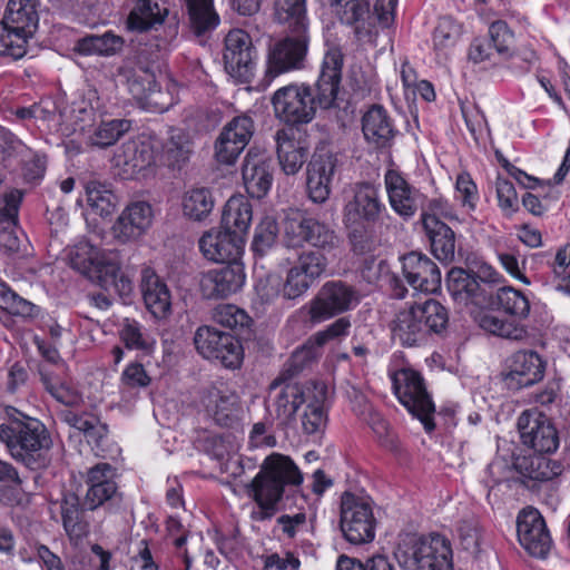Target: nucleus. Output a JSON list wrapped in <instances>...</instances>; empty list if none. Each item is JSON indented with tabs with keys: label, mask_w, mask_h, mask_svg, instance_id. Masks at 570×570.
I'll return each mask as SVG.
<instances>
[{
	"label": "nucleus",
	"mask_w": 570,
	"mask_h": 570,
	"mask_svg": "<svg viewBox=\"0 0 570 570\" xmlns=\"http://www.w3.org/2000/svg\"><path fill=\"white\" fill-rule=\"evenodd\" d=\"M257 52L250 36L242 30H230L225 38L224 63L226 71L239 82H249L256 68Z\"/></svg>",
	"instance_id": "ddd939ff"
},
{
	"label": "nucleus",
	"mask_w": 570,
	"mask_h": 570,
	"mask_svg": "<svg viewBox=\"0 0 570 570\" xmlns=\"http://www.w3.org/2000/svg\"><path fill=\"white\" fill-rule=\"evenodd\" d=\"M154 222L153 206L145 200H134L126 205L111 227L115 239L126 244L141 238Z\"/></svg>",
	"instance_id": "f3484780"
},
{
	"label": "nucleus",
	"mask_w": 570,
	"mask_h": 570,
	"mask_svg": "<svg viewBox=\"0 0 570 570\" xmlns=\"http://www.w3.org/2000/svg\"><path fill=\"white\" fill-rule=\"evenodd\" d=\"M274 17L283 24H287L289 30L308 29L306 0H274Z\"/></svg>",
	"instance_id": "37998d69"
},
{
	"label": "nucleus",
	"mask_w": 570,
	"mask_h": 570,
	"mask_svg": "<svg viewBox=\"0 0 570 570\" xmlns=\"http://www.w3.org/2000/svg\"><path fill=\"white\" fill-rule=\"evenodd\" d=\"M277 387H279V390L274 400L277 416L283 420H288L302 407V404L305 403L307 383L303 386L292 383L282 385L274 381L271 385V390L276 391Z\"/></svg>",
	"instance_id": "a19ab883"
},
{
	"label": "nucleus",
	"mask_w": 570,
	"mask_h": 570,
	"mask_svg": "<svg viewBox=\"0 0 570 570\" xmlns=\"http://www.w3.org/2000/svg\"><path fill=\"white\" fill-rule=\"evenodd\" d=\"M10 424L0 425V440L7 445L11 456L31 470L49 464L51 436L39 420L20 414Z\"/></svg>",
	"instance_id": "7ed1b4c3"
},
{
	"label": "nucleus",
	"mask_w": 570,
	"mask_h": 570,
	"mask_svg": "<svg viewBox=\"0 0 570 570\" xmlns=\"http://www.w3.org/2000/svg\"><path fill=\"white\" fill-rule=\"evenodd\" d=\"M397 0H376L371 10L368 0H331L332 13L344 26L352 28L358 40H370L376 26L387 28L394 20Z\"/></svg>",
	"instance_id": "423d86ee"
},
{
	"label": "nucleus",
	"mask_w": 570,
	"mask_h": 570,
	"mask_svg": "<svg viewBox=\"0 0 570 570\" xmlns=\"http://www.w3.org/2000/svg\"><path fill=\"white\" fill-rule=\"evenodd\" d=\"M402 274L416 291L435 293L441 288L440 268L422 253L411 252L402 257Z\"/></svg>",
	"instance_id": "412c9836"
},
{
	"label": "nucleus",
	"mask_w": 570,
	"mask_h": 570,
	"mask_svg": "<svg viewBox=\"0 0 570 570\" xmlns=\"http://www.w3.org/2000/svg\"><path fill=\"white\" fill-rule=\"evenodd\" d=\"M302 482L303 474L289 456L281 453L266 456L259 472L245 487L246 494L257 505L250 512V519L263 522L273 518L285 488L298 487Z\"/></svg>",
	"instance_id": "f03ea898"
},
{
	"label": "nucleus",
	"mask_w": 570,
	"mask_h": 570,
	"mask_svg": "<svg viewBox=\"0 0 570 570\" xmlns=\"http://www.w3.org/2000/svg\"><path fill=\"white\" fill-rule=\"evenodd\" d=\"M384 183L392 209L404 218L414 216L419 209L420 191L395 169L385 173Z\"/></svg>",
	"instance_id": "c85d7f7f"
},
{
	"label": "nucleus",
	"mask_w": 570,
	"mask_h": 570,
	"mask_svg": "<svg viewBox=\"0 0 570 570\" xmlns=\"http://www.w3.org/2000/svg\"><path fill=\"white\" fill-rule=\"evenodd\" d=\"M40 381L45 390L59 403L67 406H75L80 404L81 395L76 389L67 383L60 382L58 377L51 373L41 370Z\"/></svg>",
	"instance_id": "864d4df0"
},
{
	"label": "nucleus",
	"mask_w": 570,
	"mask_h": 570,
	"mask_svg": "<svg viewBox=\"0 0 570 570\" xmlns=\"http://www.w3.org/2000/svg\"><path fill=\"white\" fill-rule=\"evenodd\" d=\"M155 163V144L149 139L126 141L117 148L112 157V166L124 179L137 177Z\"/></svg>",
	"instance_id": "2eb2a0df"
},
{
	"label": "nucleus",
	"mask_w": 570,
	"mask_h": 570,
	"mask_svg": "<svg viewBox=\"0 0 570 570\" xmlns=\"http://www.w3.org/2000/svg\"><path fill=\"white\" fill-rule=\"evenodd\" d=\"M213 320L228 328L247 325L249 317L246 312L233 304H220L213 311Z\"/></svg>",
	"instance_id": "680f3d73"
},
{
	"label": "nucleus",
	"mask_w": 570,
	"mask_h": 570,
	"mask_svg": "<svg viewBox=\"0 0 570 570\" xmlns=\"http://www.w3.org/2000/svg\"><path fill=\"white\" fill-rule=\"evenodd\" d=\"M214 208V198L205 187L193 188L183 197V213L193 220L205 219Z\"/></svg>",
	"instance_id": "49530a36"
},
{
	"label": "nucleus",
	"mask_w": 570,
	"mask_h": 570,
	"mask_svg": "<svg viewBox=\"0 0 570 570\" xmlns=\"http://www.w3.org/2000/svg\"><path fill=\"white\" fill-rule=\"evenodd\" d=\"M278 224L275 217L266 215L257 224L252 242V249L263 256L276 243L278 237Z\"/></svg>",
	"instance_id": "5fc2aeb1"
},
{
	"label": "nucleus",
	"mask_w": 570,
	"mask_h": 570,
	"mask_svg": "<svg viewBox=\"0 0 570 570\" xmlns=\"http://www.w3.org/2000/svg\"><path fill=\"white\" fill-rule=\"evenodd\" d=\"M462 35V27L451 17H443L439 20L433 35V42L436 49L454 47Z\"/></svg>",
	"instance_id": "bf43d9fd"
},
{
	"label": "nucleus",
	"mask_w": 570,
	"mask_h": 570,
	"mask_svg": "<svg viewBox=\"0 0 570 570\" xmlns=\"http://www.w3.org/2000/svg\"><path fill=\"white\" fill-rule=\"evenodd\" d=\"M89 97H79L72 101L70 107V117L73 119L75 125L79 127V130L90 126L95 119V107L91 105V97L96 95L95 91H89Z\"/></svg>",
	"instance_id": "e2e57ef3"
},
{
	"label": "nucleus",
	"mask_w": 570,
	"mask_h": 570,
	"mask_svg": "<svg viewBox=\"0 0 570 570\" xmlns=\"http://www.w3.org/2000/svg\"><path fill=\"white\" fill-rule=\"evenodd\" d=\"M351 322L348 317L337 318L325 330L320 331L311 336V342L317 346H323L331 340L338 338L348 334Z\"/></svg>",
	"instance_id": "338daca9"
},
{
	"label": "nucleus",
	"mask_w": 570,
	"mask_h": 570,
	"mask_svg": "<svg viewBox=\"0 0 570 570\" xmlns=\"http://www.w3.org/2000/svg\"><path fill=\"white\" fill-rule=\"evenodd\" d=\"M130 121L126 119H112L101 122L89 137L92 146L105 148L115 144L130 129Z\"/></svg>",
	"instance_id": "6e6d98bb"
},
{
	"label": "nucleus",
	"mask_w": 570,
	"mask_h": 570,
	"mask_svg": "<svg viewBox=\"0 0 570 570\" xmlns=\"http://www.w3.org/2000/svg\"><path fill=\"white\" fill-rule=\"evenodd\" d=\"M297 130L293 128L276 131L277 159L286 175L297 174L306 161L308 147L296 138Z\"/></svg>",
	"instance_id": "c756f323"
},
{
	"label": "nucleus",
	"mask_w": 570,
	"mask_h": 570,
	"mask_svg": "<svg viewBox=\"0 0 570 570\" xmlns=\"http://www.w3.org/2000/svg\"><path fill=\"white\" fill-rule=\"evenodd\" d=\"M448 291L460 304H482L487 295L479 278L463 268H452L446 276Z\"/></svg>",
	"instance_id": "7c9ffc66"
},
{
	"label": "nucleus",
	"mask_w": 570,
	"mask_h": 570,
	"mask_svg": "<svg viewBox=\"0 0 570 570\" xmlns=\"http://www.w3.org/2000/svg\"><path fill=\"white\" fill-rule=\"evenodd\" d=\"M449 322L446 308L433 298L400 309L392 324V337L402 346H417L430 333H440Z\"/></svg>",
	"instance_id": "20e7f679"
},
{
	"label": "nucleus",
	"mask_w": 570,
	"mask_h": 570,
	"mask_svg": "<svg viewBox=\"0 0 570 570\" xmlns=\"http://www.w3.org/2000/svg\"><path fill=\"white\" fill-rule=\"evenodd\" d=\"M495 302L504 313L525 320L530 314V302L528 297L519 289L511 286H504L497 291Z\"/></svg>",
	"instance_id": "8fccbe9b"
},
{
	"label": "nucleus",
	"mask_w": 570,
	"mask_h": 570,
	"mask_svg": "<svg viewBox=\"0 0 570 570\" xmlns=\"http://www.w3.org/2000/svg\"><path fill=\"white\" fill-rule=\"evenodd\" d=\"M167 12V9H160L158 3H151L150 0H138L128 17V28L146 31L156 24H160Z\"/></svg>",
	"instance_id": "a18cd8bd"
},
{
	"label": "nucleus",
	"mask_w": 570,
	"mask_h": 570,
	"mask_svg": "<svg viewBox=\"0 0 570 570\" xmlns=\"http://www.w3.org/2000/svg\"><path fill=\"white\" fill-rule=\"evenodd\" d=\"M194 144L188 132L171 129L168 140L163 146L161 160L173 169H181L190 159Z\"/></svg>",
	"instance_id": "58836bf2"
},
{
	"label": "nucleus",
	"mask_w": 570,
	"mask_h": 570,
	"mask_svg": "<svg viewBox=\"0 0 570 570\" xmlns=\"http://www.w3.org/2000/svg\"><path fill=\"white\" fill-rule=\"evenodd\" d=\"M22 481L16 468L0 460V501L10 502L12 492L21 485Z\"/></svg>",
	"instance_id": "0e129e2a"
},
{
	"label": "nucleus",
	"mask_w": 570,
	"mask_h": 570,
	"mask_svg": "<svg viewBox=\"0 0 570 570\" xmlns=\"http://www.w3.org/2000/svg\"><path fill=\"white\" fill-rule=\"evenodd\" d=\"M253 219V208L247 198L242 195L232 196L223 212L222 227L244 239Z\"/></svg>",
	"instance_id": "4c0bfd02"
},
{
	"label": "nucleus",
	"mask_w": 570,
	"mask_h": 570,
	"mask_svg": "<svg viewBox=\"0 0 570 570\" xmlns=\"http://www.w3.org/2000/svg\"><path fill=\"white\" fill-rule=\"evenodd\" d=\"M340 528L350 543L363 544L373 541L376 518L371 498L344 492L341 497Z\"/></svg>",
	"instance_id": "0eeeda50"
},
{
	"label": "nucleus",
	"mask_w": 570,
	"mask_h": 570,
	"mask_svg": "<svg viewBox=\"0 0 570 570\" xmlns=\"http://www.w3.org/2000/svg\"><path fill=\"white\" fill-rule=\"evenodd\" d=\"M546 362L533 351H519L513 354L508 380L519 387L533 385L544 376Z\"/></svg>",
	"instance_id": "2f4dec72"
},
{
	"label": "nucleus",
	"mask_w": 570,
	"mask_h": 570,
	"mask_svg": "<svg viewBox=\"0 0 570 570\" xmlns=\"http://www.w3.org/2000/svg\"><path fill=\"white\" fill-rule=\"evenodd\" d=\"M294 265L315 283L325 274L328 259L320 250L304 248L297 254Z\"/></svg>",
	"instance_id": "4d7b16f0"
},
{
	"label": "nucleus",
	"mask_w": 570,
	"mask_h": 570,
	"mask_svg": "<svg viewBox=\"0 0 570 570\" xmlns=\"http://www.w3.org/2000/svg\"><path fill=\"white\" fill-rule=\"evenodd\" d=\"M190 27L195 35L202 36L214 30L219 23V17L213 8V0H186Z\"/></svg>",
	"instance_id": "c03bdc74"
},
{
	"label": "nucleus",
	"mask_w": 570,
	"mask_h": 570,
	"mask_svg": "<svg viewBox=\"0 0 570 570\" xmlns=\"http://www.w3.org/2000/svg\"><path fill=\"white\" fill-rule=\"evenodd\" d=\"M490 41L489 43L499 53H505L509 51L513 36L504 21H495L489 28Z\"/></svg>",
	"instance_id": "774afa93"
},
{
	"label": "nucleus",
	"mask_w": 570,
	"mask_h": 570,
	"mask_svg": "<svg viewBox=\"0 0 570 570\" xmlns=\"http://www.w3.org/2000/svg\"><path fill=\"white\" fill-rule=\"evenodd\" d=\"M456 537L460 546L473 556L481 551L485 537L480 522L474 517L464 518L456 525Z\"/></svg>",
	"instance_id": "603ef678"
},
{
	"label": "nucleus",
	"mask_w": 570,
	"mask_h": 570,
	"mask_svg": "<svg viewBox=\"0 0 570 570\" xmlns=\"http://www.w3.org/2000/svg\"><path fill=\"white\" fill-rule=\"evenodd\" d=\"M31 37L13 28L3 19L0 22V56L10 57L13 60L22 58L27 53V43Z\"/></svg>",
	"instance_id": "de8ad7c7"
},
{
	"label": "nucleus",
	"mask_w": 570,
	"mask_h": 570,
	"mask_svg": "<svg viewBox=\"0 0 570 570\" xmlns=\"http://www.w3.org/2000/svg\"><path fill=\"white\" fill-rule=\"evenodd\" d=\"M242 263L234 261L206 272L200 278V289L206 298H224L237 293L245 284Z\"/></svg>",
	"instance_id": "aec40b11"
},
{
	"label": "nucleus",
	"mask_w": 570,
	"mask_h": 570,
	"mask_svg": "<svg viewBox=\"0 0 570 570\" xmlns=\"http://www.w3.org/2000/svg\"><path fill=\"white\" fill-rule=\"evenodd\" d=\"M86 194L88 205L98 215L108 216L114 212L117 198L108 185L90 180L86 184Z\"/></svg>",
	"instance_id": "3c124183"
},
{
	"label": "nucleus",
	"mask_w": 570,
	"mask_h": 570,
	"mask_svg": "<svg viewBox=\"0 0 570 570\" xmlns=\"http://www.w3.org/2000/svg\"><path fill=\"white\" fill-rule=\"evenodd\" d=\"M394 556L409 570H452V550L448 539L432 533L428 537L404 534Z\"/></svg>",
	"instance_id": "39448f33"
},
{
	"label": "nucleus",
	"mask_w": 570,
	"mask_h": 570,
	"mask_svg": "<svg viewBox=\"0 0 570 570\" xmlns=\"http://www.w3.org/2000/svg\"><path fill=\"white\" fill-rule=\"evenodd\" d=\"M518 430L522 443L538 453H551L559 446V436L553 423L537 410L521 413Z\"/></svg>",
	"instance_id": "4468645a"
},
{
	"label": "nucleus",
	"mask_w": 570,
	"mask_h": 570,
	"mask_svg": "<svg viewBox=\"0 0 570 570\" xmlns=\"http://www.w3.org/2000/svg\"><path fill=\"white\" fill-rule=\"evenodd\" d=\"M423 228L434 256L441 262H452L455 255V234L452 228L430 216L425 218Z\"/></svg>",
	"instance_id": "e433bc0d"
},
{
	"label": "nucleus",
	"mask_w": 570,
	"mask_h": 570,
	"mask_svg": "<svg viewBox=\"0 0 570 570\" xmlns=\"http://www.w3.org/2000/svg\"><path fill=\"white\" fill-rule=\"evenodd\" d=\"M385 209L379 190L368 183L355 185L353 197L344 206V222L351 226L376 222Z\"/></svg>",
	"instance_id": "a211bd4d"
},
{
	"label": "nucleus",
	"mask_w": 570,
	"mask_h": 570,
	"mask_svg": "<svg viewBox=\"0 0 570 570\" xmlns=\"http://www.w3.org/2000/svg\"><path fill=\"white\" fill-rule=\"evenodd\" d=\"M0 306L9 313L22 317H32L38 308L31 302L20 297L6 283L0 281Z\"/></svg>",
	"instance_id": "13d9d810"
},
{
	"label": "nucleus",
	"mask_w": 570,
	"mask_h": 570,
	"mask_svg": "<svg viewBox=\"0 0 570 570\" xmlns=\"http://www.w3.org/2000/svg\"><path fill=\"white\" fill-rule=\"evenodd\" d=\"M362 130L367 141L385 147L395 136L396 130L386 109L373 105L362 118Z\"/></svg>",
	"instance_id": "f704fd0d"
},
{
	"label": "nucleus",
	"mask_w": 570,
	"mask_h": 570,
	"mask_svg": "<svg viewBox=\"0 0 570 570\" xmlns=\"http://www.w3.org/2000/svg\"><path fill=\"white\" fill-rule=\"evenodd\" d=\"M69 261L73 269L88 276L102 273L116 276L119 271V262L115 254L102 253L87 242L79 243L70 250Z\"/></svg>",
	"instance_id": "5701e85b"
},
{
	"label": "nucleus",
	"mask_w": 570,
	"mask_h": 570,
	"mask_svg": "<svg viewBox=\"0 0 570 570\" xmlns=\"http://www.w3.org/2000/svg\"><path fill=\"white\" fill-rule=\"evenodd\" d=\"M480 326L492 335L513 342H525L530 337L528 327L517 317L485 314L480 320Z\"/></svg>",
	"instance_id": "79ce46f5"
},
{
	"label": "nucleus",
	"mask_w": 570,
	"mask_h": 570,
	"mask_svg": "<svg viewBox=\"0 0 570 570\" xmlns=\"http://www.w3.org/2000/svg\"><path fill=\"white\" fill-rule=\"evenodd\" d=\"M140 292L147 311L157 320H166L171 314V293L164 279L154 269L141 271Z\"/></svg>",
	"instance_id": "bb28decb"
},
{
	"label": "nucleus",
	"mask_w": 570,
	"mask_h": 570,
	"mask_svg": "<svg viewBox=\"0 0 570 570\" xmlns=\"http://www.w3.org/2000/svg\"><path fill=\"white\" fill-rule=\"evenodd\" d=\"M357 289L343 281L325 282L307 305L309 322L315 325L355 307Z\"/></svg>",
	"instance_id": "9d476101"
},
{
	"label": "nucleus",
	"mask_w": 570,
	"mask_h": 570,
	"mask_svg": "<svg viewBox=\"0 0 570 570\" xmlns=\"http://www.w3.org/2000/svg\"><path fill=\"white\" fill-rule=\"evenodd\" d=\"M198 243L205 258L216 263H230L240 256L244 239L222 227L206 232Z\"/></svg>",
	"instance_id": "a878e982"
},
{
	"label": "nucleus",
	"mask_w": 570,
	"mask_h": 570,
	"mask_svg": "<svg viewBox=\"0 0 570 570\" xmlns=\"http://www.w3.org/2000/svg\"><path fill=\"white\" fill-rule=\"evenodd\" d=\"M125 75L128 90L135 99L147 104H158L155 97L160 95V91L154 66H145L138 61L131 68L126 69Z\"/></svg>",
	"instance_id": "473e14b6"
},
{
	"label": "nucleus",
	"mask_w": 570,
	"mask_h": 570,
	"mask_svg": "<svg viewBox=\"0 0 570 570\" xmlns=\"http://www.w3.org/2000/svg\"><path fill=\"white\" fill-rule=\"evenodd\" d=\"M120 338L126 347L134 350H147L149 343L142 333L141 325L134 321L126 318L120 330Z\"/></svg>",
	"instance_id": "69168bd1"
},
{
	"label": "nucleus",
	"mask_w": 570,
	"mask_h": 570,
	"mask_svg": "<svg viewBox=\"0 0 570 570\" xmlns=\"http://www.w3.org/2000/svg\"><path fill=\"white\" fill-rule=\"evenodd\" d=\"M284 243L288 248H302L309 244L322 250H333L340 244V237L324 222L311 216L288 218L284 227Z\"/></svg>",
	"instance_id": "9b49d317"
},
{
	"label": "nucleus",
	"mask_w": 570,
	"mask_h": 570,
	"mask_svg": "<svg viewBox=\"0 0 570 570\" xmlns=\"http://www.w3.org/2000/svg\"><path fill=\"white\" fill-rule=\"evenodd\" d=\"M314 284L312 279L299 271L296 265H292L282 286V296L285 299H296L303 296Z\"/></svg>",
	"instance_id": "052dcab7"
},
{
	"label": "nucleus",
	"mask_w": 570,
	"mask_h": 570,
	"mask_svg": "<svg viewBox=\"0 0 570 570\" xmlns=\"http://www.w3.org/2000/svg\"><path fill=\"white\" fill-rule=\"evenodd\" d=\"M327 387L322 382H308L305 403L302 404L301 425L304 433H322L327 424Z\"/></svg>",
	"instance_id": "cd10ccee"
},
{
	"label": "nucleus",
	"mask_w": 570,
	"mask_h": 570,
	"mask_svg": "<svg viewBox=\"0 0 570 570\" xmlns=\"http://www.w3.org/2000/svg\"><path fill=\"white\" fill-rule=\"evenodd\" d=\"M309 41L308 29L291 30V35L272 45L267 53L265 78L272 81L281 75L304 69Z\"/></svg>",
	"instance_id": "1a4fd4ad"
},
{
	"label": "nucleus",
	"mask_w": 570,
	"mask_h": 570,
	"mask_svg": "<svg viewBox=\"0 0 570 570\" xmlns=\"http://www.w3.org/2000/svg\"><path fill=\"white\" fill-rule=\"evenodd\" d=\"M242 176L249 196L257 199L264 197L273 183L269 155L265 150L250 148L244 159Z\"/></svg>",
	"instance_id": "4be33fe9"
},
{
	"label": "nucleus",
	"mask_w": 570,
	"mask_h": 570,
	"mask_svg": "<svg viewBox=\"0 0 570 570\" xmlns=\"http://www.w3.org/2000/svg\"><path fill=\"white\" fill-rule=\"evenodd\" d=\"M38 0H9L3 17L13 28L33 36L39 23Z\"/></svg>",
	"instance_id": "ea45409f"
},
{
	"label": "nucleus",
	"mask_w": 570,
	"mask_h": 570,
	"mask_svg": "<svg viewBox=\"0 0 570 570\" xmlns=\"http://www.w3.org/2000/svg\"><path fill=\"white\" fill-rule=\"evenodd\" d=\"M336 167L337 159L330 153L313 156L307 165L306 177L307 194L312 202L323 204L328 199Z\"/></svg>",
	"instance_id": "b1692460"
},
{
	"label": "nucleus",
	"mask_w": 570,
	"mask_h": 570,
	"mask_svg": "<svg viewBox=\"0 0 570 570\" xmlns=\"http://www.w3.org/2000/svg\"><path fill=\"white\" fill-rule=\"evenodd\" d=\"M344 56L338 47L326 50L318 79L315 83V94L308 86L288 85L277 89L272 97L275 116L287 124H307L316 111V104L328 109L334 107L340 83Z\"/></svg>",
	"instance_id": "f257e3e1"
},
{
	"label": "nucleus",
	"mask_w": 570,
	"mask_h": 570,
	"mask_svg": "<svg viewBox=\"0 0 570 570\" xmlns=\"http://www.w3.org/2000/svg\"><path fill=\"white\" fill-rule=\"evenodd\" d=\"M204 404L207 412L222 426L233 425L240 416L242 404L238 394L225 383H216L208 389Z\"/></svg>",
	"instance_id": "393cba45"
},
{
	"label": "nucleus",
	"mask_w": 570,
	"mask_h": 570,
	"mask_svg": "<svg viewBox=\"0 0 570 570\" xmlns=\"http://www.w3.org/2000/svg\"><path fill=\"white\" fill-rule=\"evenodd\" d=\"M111 468L108 463H99L88 472L89 485L83 505L95 510L112 498L116 493V483L111 479Z\"/></svg>",
	"instance_id": "72a5a7b5"
},
{
	"label": "nucleus",
	"mask_w": 570,
	"mask_h": 570,
	"mask_svg": "<svg viewBox=\"0 0 570 570\" xmlns=\"http://www.w3.org/2000/svg\"><path fill=\"white\" fill-rule=\"evenodd\" d=\"M194 343L200 355L218 361L225 367L236 368L242 363V346L229 333L219 332L206 325L200 326L195 333Z\"/></svg>",
	"instance_id": "f8f14e48"
},
{
	"label": "nucleus",
	"mask_w": 570,
	"mask_h": 570,
	"mask_svg": "<svg viewBox=\"0 0 570 570\" xmlns=\"http://www.w3.org/2000/svg\"><path fill=\"white\" fill-rule=\"evenodd\" d=\"M514 465L528 488H534L530 482L550 481L562 472L559 462L543 455L519 458Z\"/></svg>",
	"instance_id": "c9c22d12"
},
{
	"label": "nucleus",
	"mask_w": 570,
	"mask_h": 570,
	"mask_svg": "<svg viewBox=\"0 0 570 570\" xmlns=\"http://www.w3.org/2000/svg\"><path fill=\"white\" fill-rule=\"evenodd\" d=\"M122 39L111 32L101 36L90 35L78 40L76 49L81 55L110 56L122 47Z\"/></svg>",
	"instance_id": "09e8293b"
},
{
	"label": "nucleus",
	"mask_w": 570,
	"mask_h": 570,
	"mask_svg": "<svg viewBox=\"0 0 570 570\" xmlns=\"http://www.w3.org/2000/svg\"><path fill=\"white\" fill-rule=\"evenodd\" d=\"M254 134V121L249 116L234 117L225 125L215 142V157L225 165L236 161Z\"/></svg>",
	"instance_id": "dca6fc26"
},
{
	"label": "nucleus",
	"mask_w": 570,
	"mask_h": 570,
	"mask_svg": "<svg viewBox=\"0 0 570 570\" xmlns=\"http://www.w3.org/2000/svg\"><path fill=\"white\" fill-rule=\"evenodd\" d=\"M392 382L399 401L423 423L426 431H432L435 406L422 375L412 368H401L393 374Z\"/></svg>",
	"instance_id": "6e6552de"
},
{
	"label": "nucleus",
	"mask_w": 570,
	"mask_h": 570,
	"mask_svg": "<svg viewBox=\"0 0 570 570\" xmlns=\"http://www.w3.org/2000/svg\"><path fill=\"white\" fill-rule=\"evenodd\" d=\"M517 532L521 546L533 557L544 559L551 549V538L538 510H522L517 520Z\"/></svg>",
	"instance_id": "6ab92c4d"
}]
</instances>
